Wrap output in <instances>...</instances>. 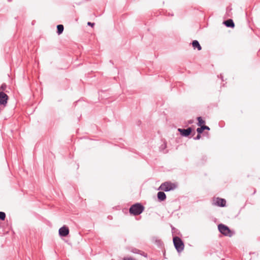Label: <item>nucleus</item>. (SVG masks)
I'll use <instances>...</instances> for the list:
<instances>
[{"label":"nucleus","instance_id":"0eeeda50","mask_svg":"<svg viewBox=\"0 0 260 260\" xmlns=\"http://www.w3.org/2000/svg\"><path fill=\"white\" fill-rule=\"evenodd\" d=\"M178 131L180 133L182 136L187 137L191 134L192 128L191 127H189L187 129L178 128Z\"/></svg>","mask_w":260,"mask_h":260},{"label":"nucleus","instance_id":"6e6552de","mask_svg":"<svg viewBox=\"0 0 260 260\" xmlns=\"http://www.w3.org/2000/svg\"><path fill=\"white\" fill-rule=\"evenodd\" d=\"M214 201L215 204L218 206L224 207L226 204V201L223 199L217 198L214 199Z\"/></svg>","mask_w":260,"mask_h":260},{"label":"nucleus","instance_id":"a211bd4d","mask_svg":"<svg viewBox=\"0 0 260 260\" xmlns=\"http://www.w3.org/2000/svg\"><path fill=\"white\" fill-rule=\"evenodd\" d=\"M87 24H88V25H90V26H92V27H93V26H94V24L93 23H91V22H88L87 23Z\"/></svg>","mask_w":260,"mask_h":260},{"label":"nucleus","instance_id":"dca6fc26","mask_svg":"<svg viewBox=\"0 0 260 260\" xmlns=\"http://www.w3.org/2000/svg\"><path fill=\"white\" fill-rule=\"evenodd\" d=\"M122 260H137V259L131 257V256H125L123 258Z\"/></svg>","mask_w":260,"mask_h":260},{"label":"nucleus","instance_id":"f03ea898","mask_svg":"<svg viewBox=\"0 0 260 260\" xmlns=\"http://www.w3.org/2000/svg\"><path fill=\"white\" fill-rule=\"evenodd\" d=\"M144 208V207L140 204L137 203L131 207L129 213L133 215H138L143 212Z\"/></svg>","mask_w":260,"mask_h":260},{"label":"nucleus","instance_id":"9b49d317","mask_svg":"<svg viewBox=\"0 0 260 260\" xmlns=\"http://www.w3.org/2000/svg\"><path fill=\"white\" fill-rule=\"evenodd\" d=\"M205 129L210 130V128L208 126L203 125L201 127L198 128L197 131L198 133L201 134Z\"/></svg>","mask_w":260,"mask_h":260},{"label":"nucleus","instance_id":"423d86ee","mask_svg":"<svg viewBox=\"0 0 260 260\" xmlns=\"http://www.w3.org/2000/svg\"><path fill=\"white\" fill-rule=\"evenodd\" d=\"M59 234L60 236L66 237L69 234V230L67 226H63L59 229Z\"/></svg>","mask_w":260,"mask_h":260},{"label":"nucleus","instance_id":"1a4fd4ad","mask_svg":"<svg viewBox=\"0 0 260 260\" xmlns=\"http://www.w3.org/2000/svg\"><path fill=\"white\" fill-rule=\"evenodd\" d=\"M192 45L194 49L197 48L199 51L202 49V47L200 45L199 42L197 40H194L192 41Z\"/></svg>","mask_w":260,"mask_h":260},{"label":"nucleus","instance_id":"7ed1b4c3","mask_svg":"<svg viewBox=\"0 0 260 260\" xmlns=\"http://www.w3.org/2000/svg\"><path fill=\"white\" fill-rule=\"evenodd\" d=\"M218 229L220 232L225 236L232 237L233 232L226 225L223 224H219Z\"/></svg>","mask_w":260,"mask_h":260},{"label":"nucleus","instance_id":"2eb2a0df","mask_svg":"<svg viewBox=\"0 0 260 260\" xmlns=\"http://www.w3.org/2000/svg\"><path fill=\"white\" fill-rule=\"evenodd\" d=\"M6 218V214L3 212H0V219L4 220Z\"/></svg>","mask_w":260,"mask_h":260},{"label":"nucleus","instance_id":"f8f14e48","mask_svg":"<svg viewBox=\"0 0 260 260\" xmlns=\"http://www.w3.org/2000/svg\"><path fill=\"white\" fill-rule=\"evenodd\" d=\"M224 24L228 27H234L235 25L232 19H229L224 22Z\"/></svg>","mask_w":260,"mask_h":260},{"label":"nucleus","instance_id":"f257e3e1","mask_svg":"<svg viewBox=\"0 0 260 260\" xmlns=\"http://www.w3.org/2000/svg\"><path fill=\"white\" fill-rule=\"evenodd\" d=\"M177 187V185L175 183L167 181L162 183L159 186L158 189L165 191H169L174 190Z\"/></svg>","mask_w":260,"mask_h":260},{"label":"nucleus","instance_id":"39448f33","mask_svg":"<svg viewBox=\"0 0 260 260\" xmlns=\"http://www.w3.org/2000/svg\"><path fill=\"white\" fill-rule=\"evenodd\" d=\"M8 96L3 92H0V105L4 107L7 104Z\"/></svg>","mask_w":260,"mask_h":260},{"label":"nucleus","instance_id":"9d476101","mask_svg":"<svg viewBox=\"0 0 260 260\" xmlns=\"http://www.w3.org/2000/svg\"><path fill=\"white\" fill-rule=\"evenodd\" d=\"M157 198L160 201H164L166 198V194L163 191H159L157 193Z\"/></svg>","mask_w":260,"mask_h":260},{"label":"nucleus","instance_id":"4468645a","mask_svg":"<svg viewBox=\"0 0 260 260\" xmlns=\"http://www.w3.org/2000/svg\"><path fill=\"white\" fill-rule=\"evenodd\" d=\"M198 125L199 126H203L205 123V121L202 119V118L201 117H198Z\"/></svg>","mask_w":260,"mask_h":260},{"label":"nucleus","instance_id":"20e7f679","mask_svg":"<svg viewBox=\"0 0 260 260\" xmlns=\"http://www.w3.org/2000/svg\"><path fill=\"white\" fill-rule=\"evenodd\" d=\"M173 243L178 252H180L184 249V245L183 241L178 237L173 238Z\"/></svg>","mask_w":260,"mask_h":260},{"label":"nucleus","instance_id":"f3484780","mask_svg":"<svg viewBox=\"0 0 260 260\" xmlns=\"http://www.w3.org/2000/svg\"><path fill=\"white\" fill-rule=\"evenodd\" d=\"M201 138V134L198 133V135L196 138V139L199 140Z\"/></svg>","mask_w":260,"mask_h":260},{"label":"nucleus","instance_id":"ddd939ff","mask_svg":"<svg viewBox=\"0 0 260 260\" xmlns=\"http://www.w3.org/2000/svg\"><path fill=\"white\" fill-rule=\"evenodd\" d=\"M57 33L58 35H60L61 34L63 30V29H64V27H63V25L62 24H59L57 26Z\"/></svg>","mask_w":260,"mask_h":260}]
</instances>
